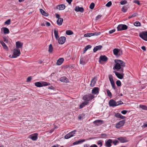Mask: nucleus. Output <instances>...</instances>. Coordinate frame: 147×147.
Masks as SVG:
<instances>
[{
  "mask_svg": "<svg viewBox=\"0 0 147 147\" xmlns=\"http://www.w3.org/2000/svg\"><path fill=\"white\" fill-rule=\"evenodd\" d=\"M73 136V135L72 134H71L70 132L66 134L65 136V138L66 139H68L69 138Z\"/></svg>",
  "mask_w": 147,
  "mask_h": 147,
  "instance_id": "473e14b6",
  "label": "nucleus"
},
{
  "mask_svg": "<svg viewBox=\"0 0 147 147\" xmlns=\"http://www.w3.org/2000/svg\"><path fill=\"white\" fill-rule=\"evenodd\" d=\"M0 42L4 49H8L7 47L3 41L0 40Z\"/></svg>",
  "mask_w": 147,
  "mask_h": 147,
  "instance_id": "7c9ffc66",
  "label": "nucleus"
},
{
  "mask_svg": "<svg viewBox=\"0 0 147 147\" xmlns=\"http://www.w3.org/2000/svg\"><path fill=\"white\" fill-rule=\"evenodd\" d=\"M141 49L144 51H146V48L144 46L142 47Z\"/></svg>",
  "mask_w": 147,
  "mask_h": 147,
  "instance_id": "69168bd1",
  "label": "nucleus"
},
{
  "mask_svg": "<svg viewBox=\"0 0 147 147\" xmlns=\"http://www.w3.org/2000/svg\"><path fill=\"white\" fill-rule=\"evenodd\" d=\"M78 141L79 142V144H80L84 142L85 141V140L84 139L80 140Z\"/></svg>",
  "mask_w": 147,
  "mask_h": 147,
  "instance_id": "6e6d98bb",
  "label": "nucleus"
},
{
  "mask_svg": "<svg viewBox=\"0 0 147 147\" xmlns=\"http://www.w3.org/2000/svg\"><path fill=\"white\" fill-rule=\"evenodd\" d=\"M89 103L88 101H85L81 103L79 106V109H81L85 107Z\"/></svg>",
  "mask_w": 147,
  "mask_h": 147,
  "instance_id": "a211bd4d",
  "label": "nucleus"
},
{
  "mask_svg": "<svg viewBox=\"0 0 147 147\" xmlns=\"http://www.w3.org/2000/svg\"><path fill=\"white\" fill-rule=\"evenodd\" d=\"M38 134L35 133L30 136V138L33 140L35 141L37 139Z\"/></svg>",
  "mask_w": 147,
  "mask_h": 147,
  "instance_id": "412c9836",
  "label": "nucleus"
},
{
  "mask_svg": "<svg viewBox=\"0 0 147 147\" xmlns=\"http://www.w3.org/2000/svg\"><path fill=\"white\" fill-rule=\"evenodd\" d=\"M108 96L110 97H111L112 96V94L110 91L109 89H107L106 90Z\"/></svg>",
  "mask_w": 147,
  "mask_h": 147,
  "instance_id": "4c0bfd02",
  "label": "nucleus"
},
{
  "mask_svg": "<svg viewBox=\"0 0 147 147\" xmlns=\"http://www.w3.org/2000/svg\"><path fill=\"white\" fill-rule=\"evenodd\" d=\"M65 6L63 4H61L57 6V9L59 10H63L65 9Z\"/></svg>",
  "mask_w": 147,
  "mask_h": 147,
  "instance_id": "393cba45",
  "label": "nucleus"
},
{
  "mask_svg": "<svg viewBox=\"0 0 147 147\" xmlns=\"http://www.w3.org/2000/svg\"><path fill=\"white\" fill-rule=\"evenodd\" d=\"M107 57L105 55H101L100 56L99 62H100L101 61H106L108 60Z\"/></svg>",
  "mask_w": 147,
  "mask_h": 147,
  "instance_id": "f3484780",
  "label": "nucleus"
},
{
  "mask_svg": "<svg viewBox=\"0 0 147 147\" xmlns=\"http://www.w3.org/2000/svg\"><path fill=\"white\" fill-rule=\"evenodd\" d=\"M50 85L49 83L45 82H38L35 83V85L38 87H42L43 86H46Z\"/></svg>",
  "mask_w": 147,
  "mask_h": 147,
  "instance_id": "f03ea898",
  "label": "nucleus"
},
{
  "mask_svg": "<svg viewBox=\"0 0 147 147\" xmlns=\"http://www.w3.org/2000/svg\"><path fill=\"white\" fill-rule=\"evenodd\" d=\"M125 122V120H122L119 121L116 124L115 126L116 128H119L123 126Z\"/></svg>",
  "mask_w": 147,
  "mask_h": 147,
  "instance_id": "6e6552de",
  "label": "nucleus"
},
{
  "mask_svg": "<svg viewBox=\"0 0 147 147\" xmlns=\"http://www.w3.org/2000/svg\"><path fill=\"white\" fill-rule=\"evenodd\" d=\"M100 33V32H95L93 33H89L85 34L84 37H91L92 36H98L99 35Z\"/></svg>",
  "mask_w": 147,
  "mask_h": 147,
  "instance_id": "0eeeda50",
  "label": "nucleus"
},
{
  "mask_svg": "<svg viewBox=\"0 0 147 147\" xmlns=\"http://www.w3.org/2000/svg\"><path fill=\"white\" fill-rule=\"evenodd\" d=\"M134 25L136 26H139L141 25L140 23L138 21H136L134 22Z\"/></svg>",
  "mask_w": 147,
  "mask_h": 147,
  "instance_id": "58836bf2",
  "label": "nucleus"
},
{
  "mask_svg": "<svg viewBox=\"0 0 147 147\" xmlns=\"http://www.w3.org/2000/svg\"><path fill=\"white\" fill-rule=\"evenodd\" d=\"M20 54V51L19 49H15L13 50V54L11 57V58H16L19 56Z\"/></svg>",
  "mask_w": 147,
  "mask_h": 147,
  "instance_id": "7ed1b4c3",
  "label": "nucleus"
},
{
  "mask_svg": "<svg viewBox=\"0 0 147 147\" xmlns=\"http://www.w3.org/2000/svg\"><path fill=\"white\" fill-rule=\"evenodd\" d=\"M75 10L76 12H83L84 11V9L82 7H80L79 6H76L75 8Z\"/></svg>",
  "mask_w": 147,
  "mask_h": 147,
  "instance_id": "6ab92c4d",
  "label": "nucleus"
},
{
  "mask_svg": "<svg viewBox=\"0 0 147 147\" xmlns=\"http://www.w3.org/2000/svg\"><path fill=\"white\" fill-rule=\"evenodd\" d=\"M139 107L141 108L143 110H147V107L145 105H139Z\"/></svg>",
  "mask_w": 147,
  "mask_h": 147,
  "instance_id": "f704fd0d",
  "label": "nucleus"
},
{
  "mask_svg": "<svg viewBox=\"0 0 147 147\" xmlns=\"http://www.w3.org/2000/svg\"><path fill=\"white\" fill-rule=\"evenodd\" d=\"M102 47L101 45H98L95 47L93 49V52L95 53L98 50L101 49Z\"/></svg>",
  "mask_w": 147,
  "mask_h": 147,
  "instance_id": "4be33fe9",
  "label": "nucleus"
},
{
  "mask_svg": "<svg viewBox=\"0 0 147 147\" xmlns=\"http://www.w3.org/2000/svg\"><path fill=\"white\" fill-rule=\"evenodd\" d=\"M118 142V141L117 140H115L113 142V143L115 145H116L117 143Z\"/></svg>",
  "mask_w": 147,
  "mask_h": 147,
  "instance_id": "bf43d9fd",
  "label": "nucleus"
},
{
  "mask_svg": "<svg viewBox=\"0 0 147 147\" xmlns=\"http://www.w3.org/2000/svg\"><path fill=\"white\" fill-rule=\"evenodd\" d=\"M53 47L52 44L50 45L49 47L48 51L50 53H52L53 51Z\"/></svg>",
  "mask_w": 147,
  "mask_h": 147,
  "instance_id": "c9c22d12",
  "label": "nucleus"
},
{
  "mask_svg": "<svg viewBox=\"0 0 147 147\" xmlns=\"http://www.w3.org/2000/svg\"><path fill=\"white\" fill-rule=\"evenodd\" d=\"M16 49L22 48L23 44L20 41H17L16 43Z\"/></svg>",
  "mask_w": 147,
  "mask_h": 147,
  "instance_id": "dca6fc26",
  "label": "nucleus"
},
{
  "mask_svg": "<svg viewBox=\"0 0 147 147\" xmlns=\"http://www.w3.org/2000/svg\"><path fill=\"white\" fill-rule=\"evenodd\" d=\"M79 144V142H78V141L74 142L73 143V144L74 145H77Z\"/></svg>",
  "mask_w": 147,
  "mask_h": 147,
  "instance_id": "052dcab7",
  "label": "nucleus"
},
{
  "mask_svg": "<svg viewBox=\"0 0 147 147\" xmlns=\"http://www.w3.org/2000/svg\"><path fill=\"white\" fill-rule=\"evenodd\" d=\"M127 111L124 110L122 111L121 112V113L125 115L127 113Z\"/></svg>",
  "mask_w": 147,
  "mask_h": 147,
  "instance_id": "3c124183",
  "label": "nucleus"
},
{
  "mask_svg": "<svg viewBox=\"0 0 147 147\" xmlns=\"http://www.w3.org/2000/svg\"><path fill=\"white\" fill-rule=\"evenodd\" d=\"M103 141L102 140H99L97 142V144L98 145H99V147H101L102 145Z\"/></svg>",
  "mask_w": 147,
  "mask_h": 147,
  "instance_id": "e433bc0d",
  "label": "nucleus"
},
{
  "mask_svg": "<svg viewBox=\"0 0 147 147\" xmlns=\"http://www.w3.org/2000/svg\"><path fill=\"white\" fill-rule=\"evenodd\" d=\"M127 26L126 25L121 24L119 25L117 27V28L118 31H121L126 30Z\"/></svg>",
  "mask_w": 147,
  "mask_h": 147,
  "instance_id": "423d86ee",
  "label": "nucleus"
},
{
  "mask_svg": "<svg viewBox=\"0 0 147 147\" xmlns=\"http://www.w3.org/2000/svg\"><path fill=\"white\" fill-rule=\"evenodd\" d=\"M121 114L119 113H117L115 114V116L118 118H119Z\"/></svg>",
  "mask_w": 147,
  "mask_h": 147,
  "instance_id": "8fccbe9b",
  "label": "nucleus"
},
{
  "mask_svg": "<svg viewBox=\"0 0 147 147\" xmlns=\"http://www.w3.org/2000/svg\"><path fill=\"white\" fill-rule=\"evenodd\" d=\"M109 104L110 107H114L117 106L116 102L113 99H111L109 102Z\"/></svg>",
  "mask_w": 147,
  "mask_h": 147,
  "instance_id": "ddd939ff",
  "label": "nucleus"
},
{
  "mask_svg": "<svg viewBox=\"0 0 147 147\" xmlns=\"http://www.w3.org/2000/svg\"><path fill=\"white\" fill-rule=\"evenodd\" d=\"M115 29H113V30H111L109 31V33L110 34H111V33L114 32H115Z\"/></svg>",
  "mask_w": 147,
  "mask_h": 147,
  "instance_id": "680f3d73",
  "label": "nucleus"
},
{
  "mask_svg": "<svg viewBox=\"0 0 147 147\" xmlns=\"http://www.w3.org/2000/svg\"><path fill=\"white\" fill-rule=\"evenodd\" d=\"M59 80L61 82H67L68 81V79L66 77L63 76L61 77Z\"/></svg>",
  "mask_w": 147,
  "mask_h": 147,
  "instance_id": "a878e982",
  "label": "nucleus"
},
{
  "mask_svg": "<svg viewBox=\"0 0 147 147\" xmlns=\"http://www.w3.org/2000/svg\"><path fill=\"white\" fill-rule=\"evenodd\" d=\"M109 78L111 84L112 88L114 90L117 89V88L115 86L114 81L113 79V76L112 75L110 74L109 75Z\"/></svg>",
  "mask_w": 147,
  "mask_h": 147,
  "instance_id": "20e7f679",
  "label": "nucleus"
},
{
  "mask_svg": "<svg viewBox=\"0 0 147 147\" xmlns=\"http://www.w3.org/2000/svg\"><path fill=\"white\" fill-rule=\"evenodd\" d=\"M94 4L93 3H92L90 4L89 7L90 9H93L94 7Z\"/></svg>",
  "mask_w": 147,
  "mask_h": 147,
  "instance_id": "a18cd8bd",
  "label": "nucleus"
},
{
  "mask_svg": "<svg viewBox=\"0 0 147 147\" xmlns=\"http://www.w3.org/2000/svg\"><path fill=\"white\" fill-rule=\"evenodd\" d=\"M116 84L118 86H120L121 85V82L119 80H118L116 82Z\"/></svg>",
  "mask_w": 147,
  "mask_h": 147,
  "instance_id": "37998d69",
  "label": "nucleus"
},
{
  "mask_svg": "<svg viewBox=\"0 0 147 147\" xmlns=\"http://www.w3.org/2000/svg\"><path fill=\"white\" fill-rule=\"evenodd\" d=\"M117 106L119 105H122L123 104V102L119 100L116 102Z\"/></svg>",
  "mask_w": 147,
  "mask_h": 147,
  "instance_id": "c03bdc74",
  "label": "nucleus"
},
{
  "mask_svg": "<svg viewBox=\"0 0 147 147\" xmlns=\"http://www.w3.org/2000/svg\"><path fill=\"white\" fill-rule=\"evenodd\" d=\"M57 40H58V42L60 44H63L65 42L66 37H55Z\"/></svg>",
  "mask_w": 147,
  "mask_h": 147,
  "instance_id": "1a4fd4ad",
  "label": "nucleus"
},
{
  "mask_svg": "<svg viewBox=\"0 0 147 147\" xmlns=\"http://www.w3.org/2000/svg\"><path fill=\"white\" fill-rule=\"evenodd\" d=\"M115 65L114 68L120 72H123V68L125 66V63L123 61L117 59H115Z\"/></svg>",
  "mask_w": 147,
  "mask_h": 147,
  "instance_id": "f257e3e1",
  "label": "nucleus"
},
{
  "mask_svg": "<svg viewBox=\"0 0 147 147\" xmlns=\"http://www.w3.org/2000/svg\"><path fill=\"white\" fill-rule=\"evenodd\" d=\"M63 19L62 18H59L58 19L57 21V24L59 26H60L62 25L63 22Z\"/></svg>",
  "mask_w": 147,
  "mask_h": 147,
  "instance_id": "cd10ccee",
  "label": "nucleus"
},
{
  "mask_svg": "<svg viewBox=\"0 0 147 147\" xmlns=\"http://www.w3.org/2000/svg\"><path fill=\"white\" fill-rule=\"evenodd\" d=\"M103 121L101 120H98L94 121L93 123L94 124L96 125H101Z\"/></svg>",
  "mask_w": 147,
  "mask_h": 147,
  "instance_id": "b1692460",
  "label": "nucleus"
},
{
  "mask_svg": "<svg viewBox=\"0 0 147 147\" xmlns=\"http://www.w3.org/2000/svg\"><path fill=\"white\" fill-rule=\"evenodd\" d=\"M54 33L55 37H58V33L56 29L54 30Z\"/></svg>",
  "mask_w": 147,
  "mask_h": 147,
  "instance_id": "49530a36",
  "label": "nucleus"
},
{
  "mask_svg": "<svg viewBox=\"0 0 147 147\" xmlns=\"http://www.w3.org/2000/svg\"><path fill=\"white\" fill-rule=\"evenodd\" d=\"M143 127H147V122L146 123H144V124Z\"/></svg>",
  "mask_w": 147,
  "mask_h": 147,
  "instance_id": "774afa93",
  "label": "nucleus"
},
{
  "mask_svg": "<svg viewBox=\"0 0 147 147\" xmlns=\"http://www.w3.org/2000/svg\"><path fill=\"white\" fill-rule=\"evenodd\" d=\"M134 3L137 4L139 5H140V3L139 1L138 0H135L134 1Z\"/></svg>",
  "mask_w": 147,
  "mask_h": 147,
  "instance_id": "13d9d810",
  "label": "nucleus"
},
{
  "mask_svg": "<svg viewBox=\"0 0 147 147\" xmlns=\"http://www.w3.org/2000/svg\"><path fill=\"white\" fill-rule=\"evenodd\" d=\"M94 98V95L90 94L88 95H84L83 98V99L84 100L88 101L89 102L90 100H92Z\"/></svg>",
  "mask_w": 147,
  "mask_h": 147,
  "instance_id": "39448f33",
  "label": "nucleus"
},
{
  "mask_svg": "<svg viewBox=\"0 0 147 147\" xmlns=\"http://www.w3.org/2000/svg\"><path fill=\"white\" fill-rule=\"evenodd\" d=\"M64 61V59L63 58H59L57 61L56 64L59 65H61Z\"/></svg>",
  "mask_w": 147,
  "mask_h": 147,
  "instance_id": "5701e85b",
  "label": "nucleus"
},
{
  "mask_svg": "<svg viewBox=\"0 0 147 147\" xmlns=\"http://www.w3.org/2000/svg\"><path fill=\"white\" fill-rule=\"evenodd\" d=\"M40 11L41 13V14L45 16H47L48 15V13H46L45 11L44 10L42 9H40Z\"/></svg>",
  "mask_w": 147,
  "mask_h": 147,
  "instance_id": "c85d7f7f",
  "label": "nucleus"
},
{
  "mask_svg": "<svg viewBox=\"0 0 147 147\" xmlns=\"http://www.w3.org/2000/svg\"><path fill=\"white\" fill-rule=\"evenodd\" d=\"M107 136V135L106 134L103 133L100 134V137L102 138H106Z\"/></svg>",
  "mask_w": 147,
  "mask_h": 147,
  "instance_id": "a19ab883",
  "label": "nucleus"
},
{
  "mask_svg": "<svg viewBox=\"0 0 147 147\" xmlns=\"http://www.w3.org/2000/svg\"><path fill=\"white\" fill-rule=\"evenodd\" d=\"M112 141L111 139H109L107 140L105 144V146L106 147H110L111 146V144Z\"/></svg>",
  "mask_w": 147,
  "mask_h": 147,
  "instance_id": "2eb2a0df",
  "label": "nucleus"
},
{
  "mask_svg": "<svg viewBox=\"0 0 147 147\" xmlns=\"http://www.w3.org/2000/svg\"><path fill=\"white\" fill-rule=\"evenodd\" d=\"M112 4V3L111 1H109L106 5V6L107 7H110Z\"/></svg>",
  "mask_w": 147,
  "mask_h": 147,
  "instance_id": "de8ad7c7",
  "label": "nucleus"
},
{
  "mask_svg": "<svg viewBox=\"0 0 147 147\" xmlns=\"http://www.w3.org/2000/svg\"><path fill=\"white\" fill-rule=\"evenodd\" d=\"M32 77L30 76L28 77L27 79V82H30L31 80H32Z\"/></svg>",
  "mask_w": 147,
  "mask_h": 147,
  "instance_id": "603ef678",
  "label": "nucleus"
},
{
  "mask_svg": "<svg viewBox=\"0 0 147 147\" xmlns=\"http://www.w3.org/2000/svg\"><path fill=\"white\" fill-rule=\"evenodd\" d=\"M120 50L117 49H115L113 50V53L114 54L117 56H119L120 54L119 53Z\"/></svg>",
  "mask_w": 147,
  "mask_h": 147,
  "instance_id": "aec40b11",
  "label": "nucleus"
},
{
  "mask_svg": "<svg viewBox=\"0 0 147 147\" xmlns=\"http://www.w3.org/2000/svg\"><path fill=\"white\" fill-rule=\"evenodd\" d=\"M117 140H119L121 143H125L129 141V140L125 137H119L117 138Z\"/></svg>",
  "mask_w": 147,
  "mask_h": 147,
  "instance_id": "9b49d317",
  "label": "nucleus"
},
{
  "mask_svg": "<svg viewBox=\"0 0 147 147\" xmlns=\"http://www.w3.org/2000/svg\"><path fill=\"white\" fill-rule=\"evenodd\" d=\"M127 3L126 1H122L120 2V3L121 5L125 4Z\"/></svg>",
  "mask_w": 147,
  "mask_h": 147,
  "instance_id": "4d7b16f0",
  "label": "nucleus"
},
{
  "mask_svg": "<svg viewBox=\"0 0 147 147\" xmlns=\"http://www.w3.org/2000/svg\"><path fill=\"white\" fill-rule=\"evenodd\" d=\"M80 63L83 65H84L86 63V62L84 60V58L83 57H81L80 60Z\"/></svg>",
  "mask_w": 147,
  "mask_h": 147,
  "instance_id": "2f4dec72",
  "label": "nucleus"
},
{
  "mask_svg": "<svg viewBox=\"0 0 147 147\" xmlns=\"http://www.w3.org/2000/svg\"><path fill=\"white\" fill-rule=\"evenodd\" d=\"M97 81L96 77H94L92 79L90 84V86L91 87H93L95 85L96 82Z\"/></svg>",
  "mask_w": 147,
  "mask_h": 147,
  "instance_id": "4468645a",
  "label": "nucleus"
},
{
  "mask_svg": "<svg viewBox=\"0 0 147 147\" xmlns=\"http://www.w3.org/2000/svg\"><path fill=\"white\" fill-rule=\"evenodd\" d=\"M113 72L115 74L116 76L118 78L120 79H122L123 78V76L124 75L123 72H121V73H119L115 71H114Z\"/></svg>",
  "mask_w": 147,
  "mask_h": 147,
  "instance_id": "9d476101",
  "label": "nucleus"
},
{
  "mask_svg": "<svg viewBox=\"0 0 147 147\" xmlns=\"http://www.w3.org/2000/svg\"><path fill=\"white\" fill-rule=\"evenodd\" d=\"M66 33L67 35H70L73 34L72 31L71 30H67L66 31Z\"/></svg>",
  "mask_w": 147,
  "mask_h": 147,
  "instance_id": "ea45409f",
  "label": "nucleus"
},
{
  "mask_svg": "<svg viewBox=\"0 0 147 147\" xmlns=\"http://www.w3.org/2000/svg\"><path fill=\"white\" fill-rule=\"evenodd\" d=\"M85 115L84 114L80 115L78 117V119L80 120Z\"/></svg>",
  "mask_w": 147,
  "mask_h": 147,
  "instance_id": "79ce46f5",
  "label": "nucleus"
},
{
  "mask_svg": "<svg viewBox=\"0 0 147 147\" xmlns=\"http://www.w3.org/2000/svg\"><path fill=\"white\" fill-rule=\"evenodd\" d=\"M55 130V128H53L51 130L49 131V133H52Z\"/></svg>",
  "mask_w": 147,
  "mask_h": 147,
  "instance_id": "0e129e2a",
  "label": "nucleus"
},
{
  "mask_svg": "<svg viewBox=\"0 0 147 147\" xmlns=\"http://www.w3.org/2000/svg\"><path fill=\"white\" fill-rule=\"evenodd\" d=\"M140 37H147V31H143L140 33Z\"/></svg>",
  "mask_w": 147,
  "mask_h": 147,
  "instance_id": "bb28decb",
  "label": "nucleus"
},
{
  "mask_svg": "<svg viewBox=\"0 0 147 147\" xmlns=\"http://www.w3.org/2000/svg\"><path fill=\"white\" fill-rule=\"evenodd\" d=\"M89 147H98L96 145L93 144L91 145Z\"/></svg>",
  "mask_w": 147,
  "mask_h": 147,
  "instance_id": "e2e57ef3",
  "label": "nucleus"
},
{
  "mask_svg": "<svg viewBox=\"0 0 147 147\" xmlns=\"http://www.w3.org/2000/svg\"><path fill=\"white\" fill-rule=\"evenodd\" d=\"M3 32L5 34H7L9 32V29L7 28H3Z\"/></svg>",
  "mask_w": 147,
  "mask_h": 147,
  "instance_id": "72a5a7b5",
  "label": "nucleus"
},
{
  "mask_svg": "<svg viewBox=\"0 0 147 147\" xmlns=\"http://www.w3.org/2000/svg\"><path fill=\"white\" fill-rule=\"evenodd\" d=\"M121 10L123 12H125L127 11V9L125 7H123L122 8Z\"/></svg>",
  "mask_w": 147,
  "mask_h": 147,
  "instance_id": "864d4df0",
  "label": "nucleus"
},
{
  "mask_svg": "<svg viewBox=\"0 0 147 147\" xmlns=\"http://www.w3.org/2000/svg\"><path fill=\"white\" fill-rule=\"evenodd\" d=\"M55 16H56V17L57 18H58V19L59 18H60V16L57 13H56L55 14Z\"/></svg>",
  "mask_w": 147,
  "mask_h": 147,
  "instance_id": "338daca9",
  "label": "nucleus"
},
{
  "mask_svg": "<svg viewBox=\"0 0 147 147\" xmlns=\"http://www.w3.org/2000/svg\"><path fill=\"white\" fill-rule=\"evenodd\" d=\"M92 46L90 45H88L86 46L83 49V53H84L87 51V50L91 48Z\"/></svg>",
  "mask_w": 147,
  "mask_h": 147,
  "instance_id": "c756f323",
  "label": "nucleus"
},
{
  "mask_svg": "<svg viewBox=\"0 0 147 147\" xmlns=\"http://www.w3.org/2000/svg\"><path fill=\"white\" fill-rule=\"evenodd\" d=\"M10 20L9 19L5 22V24H6L9 25L10 24Z\"/></svg>",
  "mask_w": 147,
  "mask_h": 147,
  "instance_id": "09e8293b",
  "label": "nucleus"
},
{
  "mask_svg": "<svg viewBox=\"0 0 147 147\" xmlns=\"http://www.w3.org/2000/svg\"><path fill=\"white\" fill-rule=\"evenodd\" d=\"M76 130H75L74 131H71V132H70V133H71V134H72L73 135V136L74 134H75V133L76 132Z\"/></svg>",
  "mask_w": 147,
  "mask_h": 147,
  "instance_id": "5fc2aeb1",
  "label": "nucleus"
},
{
  "mask_svg": "<svg viewBox=\"0 0 147 147\" xmlns=\"http://www.w3.org/2000/svg\"><path fill=\"white\" fill-rule=\"evenodd\" d=\"M100 89L98 87H95L92 90V93L94 94L98 95L99 93Z\"/></svg>",
  "mask_w": 147,
  "mask_h": 147,
  "instance_id": "f8f14e48",
  "label": "nucleus"
}]
</instances>
